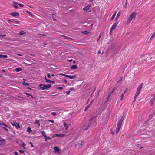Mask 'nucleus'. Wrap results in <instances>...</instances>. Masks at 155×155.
Listing matches in <instances>:
<instances>
[{
    "mask_svg": "<svg viewBox=\"0 0 155 155\" xmlns=\"http://www.w3.org/2000/svg\"><path fill=\"white\" fill-rule=\"evenodd\" d=\"M61 75L63 76H64L66 77H67V76H68V75H67L65 74H61Z\"/></svg>",
    "mask_w": 155,
    "mask_h": 155,
    "instance_id": "obj_42",
    "label": "nucleus"
},
{
    "mask_svg": "<svg viewBox=\"0 0 155 155\" xmlns=\"http://www.w3.org/2000/svg\"><path fill=\"white\" fill-rule=\"evenodd\" d=\"M6 143V141L4 139L0 140V145H5Z\"/></svg>",
    "mask_w": 155,
    "mask_h": 155,
    "instance_id": "obj_11",
    "label": "nucleus"
},
{
    "mask_svg": "<svg viewBox=\"0 0 155 155\" xmlns=\"http://www.w3.org/2000/svg\"><path fill=\"white\" fill-rule=\"evenodd\" d=\"M35 123L37 124L39 126L40 125V120H36L35 121Z\"/></svg>",
    "mask_w": 155,
    "mask_h": 155,
    "instance_id": "obj_15",
    "label": "nucleus"
},
{
    "mask_svg": "<svg viewBox=\"0 0 155 155\" xmlns=\"http://www.w3.org/2000/svg\"><path fill=\"white\" fill-rule=\"evenodd\" d=\"M14 154L15 155H18V153L17 152H14Z\"/></svg>",
    "mask_w": 155,
    "mask_h": 155,
    "instance_id": "obj_51",
    "label": "nucleus"
},
{
    "mask_svg": "<svg viewBox=\"0 0 155 155\" xmlns=\"http://www.w3.org/2000/svg\"><path fill=\"white\" fill-rule=\"evenodd\" d=\"M124 95V94H122L121 96V98H120V100L121 101H122L123 99Z\"/></svg>",
    "mask_w": 155,
    "mask_h": 155,
    "instance_id": "obj_31",
    "label": "nucleus"
},
{
    "mask_svg": "<svg viewBox=\"0 0 155 155\" xmlns=\"http://www.w3.org/2000/svg\"><path fill=\"white\" fill-rule=\"evenodd\" d=\"M11 124L13 126H15L17 129H18L20 127L19 124L15 123V122H13V123L11 122Z\"/></svg>",
    "mask_w": 155,
    "mask_h": 155,
    "instance_id": "obj_6",
    "label": "nucleus"
},
{
    "mask_svg": "<svg viewBox=\"0 0 155 155\" xmlns=\"http://www.w3.org/2000/svg\"><path fill=\"white\" fill-rule=\"evenodd\" d=\"M99 39H100V38H98L97 39V42H98V41H99Z\"/></svg>",
    "mask_w": 155,
    "mask_h": 155,
    "instance_id": "obj_61",
    "label": "nucleus"
},
{
    "mask_svg": "<svg viewBox=\"0 0 155 155\" xmlns=\"http://www.w3.org/2000/svg\"><path fill=\"white\" fill-rule=\"evenodd\" d=\"M45 80L46 81L48 79L47 78V77L46 76L45 77Z\"/></svg>",
    "mask_w": 155,
    "mask_h": 155,
    "instance_id": "obj_55",
    "label": "nucleus"
},
{
    "mask_svg": "<svg viewBox=\"0 0 155 155\" xmlns=\"http://www.w3.org/2000/svg\"><path fill=\"white\" fill-rule=\"evenodd\" d=\"M84 141H82L81 142V143H80V147L81 146L84 144Z\"/></svg>",
    "mask_w": 155,
    "mask_h": 155,
    "instance_id": "obj_41",
    "label": "nucleus"
},
{
    "mask_svg": "<svg viewBox=\"0 0 155 155\" xmlns=\"http://www.w3.org/2000/svg\"><path fill=\"white\" fill-rule=\"evenodd\" d=\"M143 83H141L138 87L137 91L136 93V94H139L140 93V92L141 91V89L142 88L143 86Z\"/></svg>",
    "mask_w": 155,
    "mask_h": 155,
    "instance_id": "obj_5",
    "label": "nucleus"
},
{
    "mask_svg": "<svg viewBox=\"0 0 155 155\" xmlns=\"http://www.w3.org/2000/svg\"><path fill=\"white\" fill-rule=\"evenodd\" d=\"M61 36L64 39H71L69 37H68L67 36L64 35H62Z\"/></svg>",
    "mask_w": 155,
    "mask_h": 155,
    "instance_id": "obj_17",
    "label": "nucleus"
},
{
    "mask_svg": "<svg viewBox=\"0 0 155 155\" xmlns=\"http://www.w3.org/2000/svg\"><path fill=\"white\" fill-rule=\"evenodd\" d=\"M30 55H31V56H34V55L33 54H30Z\"/></svg>",
    "mask_w": 155,
    "mask_h": 155,
    "instance_id": "obj_53",
    "label": "nucleus"
},
{
    "mask_svg": "<svg viewBox=\"0 0 155 155\" xmlns=\"http://www.w3.org/2000/svg\"><path fill=\"white\" fill-rule=\"evenodd\" d=\"M127 90V89H126L124 91V93L123 94H124L126 93Z\"/></svg>",
    "mask_w": 155,
    "mask_h": 155,
    "instance_id": "obj_47",
    "label": "nucleus"
},
{
    "mask_svg": "<svg viewBox=\"0 0 155 155\" xmlns=\"http://www.w3.org/2000/svg\"><path fill=\"white\" fill-rule=\"evenodd\" d=\"M41 133V134L45 138V137L47 138V136H46V134L45 132L43 131H40Z\"/></svg>",
    "mask_w": 155,
    "mask_h": 155,
    "instance_id": "obj_13",
    "label": "nucleus"
},
{
    "mask_svg": "<svg viewBox=\"0 0 155 155\" xmlns=\"http://www.w3.org/2000/svg\"><path fill=\"white\" fill-rule=\"evenodd\" d=\"M71 91V89H70V90L69 91H67L66 92V94H70V91Z\"/></svg>",
    "mask_w": 155,
    "mask_h": 155,
    "instance_id": "obj_39",
    "label": "nucleus"
},
{
    "mask_svg": "<svg viewBox=\"0 0 155 155\" xmlns=\"http://www.w3.org/2000/svg\"><path fill=\"white\" fill-rule=\"evenodd\" d=\"M26 95L29 96H31L32 98H34V97L32 96L31 95V94H29L28 93H26Z\"/></svg>",
    "mask_w": 155,
    "mask_h": 155,
    "instance_id": "obj_30",
    "label": "nucleus"
},
{
    "mask_svg": "<svg viewBox=\"0 0 155 155\" xmlns=\"http://www.w3.org/2000/svg\"><path fill=\"white\" fill-rule=\"evenodd\" d=\"M67 77L71 79H73L76 78V75H68L67 76Z\"/></svg>",
    "mask_w": 155,
    "mask_h": 155,
    "instance_id": "obj_12",
    "label": "nucleus"
},
{
    "mask_svg": "<svg viewBox=\"0 0 155 155\" xmlns=\"http://www.w3.org/2000/svg\"><path fill=\"white\" fill-rule=\"evenodd\" d=\"M14 7L15 8L18 9V6L17 5H14Z\"/></svg>",
    "mask_w": 155,
    "mask_h": 155,
    "instance_id": "obj_43",
    "label": "nucleus"
},
{
    "mask_svg": "<svg viewBox=\"0 0 155 155\" xmlns=\"http://www.w3.org/2000/svg\"><path fill=\"white\" fill-rule=\"evenodd\" d=\"M32 131L31 130V129L29 127H28L27 129V131L28 132H31Z\"/></svg>",
    "mask_w": 155,
    "mask_h": 155,
    "instance_id": "obj_29",
    "label": "nucleus"
},
{
    "mask_svg": "<svg viewBox=\"0 0 155 155\" xmlns=\"http://www.w3.org/2000/svg\"><path fill=\"white\" fill-rule=\"evenodd\" d=\"M48 121L49 122H52V123L54 122V121L53 120H48Z\"/></svg>",
    "mask_w": 155,
    "mask_h": 155,
    "instance_id": "obj_49",
    "label": "nucleus"
},
{
    "mask_svg": "<svg viewBox=\"0 0 155 155\" xmlns=\"http://www.w3.org/2000/svg\"><path fill=\"white\" fill-rule=\"evenodd\" d=\"M77 68V65H73L71 67V68L72 69H76Z\"/></svg>",
    "mask_w": 155,
    "mask_h": 155,
    "instance_id": "obj_19",
    "label": "nucleus"
},
{
    "mask_svg": "<svg viewBox=\"0 0 155 155\" xmlns=\"http://www.w3.org/2000/svg\"><path fill=\"white\" fill-rule=\"evenodd\" d=\"M17 55L20 56H22V55L20 54H18Z\"/></svg>",
    "mask_w": 155,
    "mask_h": 155,
    "instance_id": "obj_62",
    "label": "nucleus"
},
{
    "mask_svg": "<svg viewBox=\"0 0 155 155\" xmlns=\"http://www.w3.org/2000/svg\"><path fill=\"white\" fill-rule=\"evenodd\" d=\"M110 97H109L108 98V95L107 96V97H106V99H107V100L106 101V102H107V101H108V100H109V99L110 98Z\"/></svg>",
    "mask_w": 155,
    "mask_h": 155,
    "instance_id": "obj_48",
    "label": "nucleus"
},
{
    "mask_svg": "<svg viewBox=\"0 0 155 155\" xmlns=\"http://www.w3.org/2000/svg\"><path fill=\"white\" fill-rule=\"evenodd\" d=\"M8 22H18V21H12L11 20H8Z\"/></svg>",
    "mask_w": 155,
    "mask_h": 155,
    "instance_id": "obj_40",
    "label": "nucleus"
},
{
    "mask_svg": "<svg viewBox=\"0 0 155 155\" xmlns=\"http://www.w3.org/2000/svg\"><path fill=\"white\" fill-rule=\"evenodd\" d=\"M54 150H55V152H57L58 153H60V150L59 149V148L57 146L54 147Z\"/></svg>",
    "mask_w": 155,
    "mask_h": 155,
    "instance_id": "obj_10",
    "label": "nucleus"
},
{
    "mask_svg": "<svg viewBox=\"0 0 155 155\" xmlns=\"http://www.w3.org/2000/svg\"><path fill=\"white\" fill-rule=\"evenodd\" d=\"M101 53V51L100 50L99 51H98V54H100Z\"/></svg>",
    "mask_w": 155,
    "mask_h": 155,
    "instance_id": "obj_54",
    "label": "nucleus"
},
{
    "mask_svg": "<svg viewBox=\"0 0 155 155\" xmlns=\"http://www.w3.org/2000/svg\"><path fill=\"white\" fill-rule=\"evenodd\" d=\"M25 34V32L24 31H21L19 33V34L20 35H23Z\"/></svg>",
    "mask_w": 155,
    "mask_h": 155,
    "instance_id": "obj_33",
    "label": "nucleus"
},
{
    "mask_svg": "<svg viewBox=\"0 0 155 155\" xmlns=\"http://www.w3.org/2000/svg\"><path fill=\"white\" fill-rule=\"evenodd\" d=\"M8 57V56L7 55H0V58H7Z\"/></svg>",
    "mask_w": 155,
    "mask_h": 155,
    "instance_id": "obj_18",
    "label": "nucleus"
},
{
    "mask_svg": "<svg viewBox=\"0 0 155 155\" xmlns=\"http://www.w3.org/2000/svg\"><path fill=\"white\" fill-rule=\"evenodd\" d=\"M47 45V44L46 43H44V47H45V45Z\"/></svg>",
    "mask_w": 155,
    "mask_h": 155,
    "instance_id": "obj_64",
    "label": "nucleus"
},
{
    "mask_svg": "<svg viewBox=\"0 0 155 155\" xmlns=\"http://www.w3.org/2000/svg\"><path fill=\"white\" fill-rule=\"evenodd\" d=\"M57 89H59L60 90H62L63 89V88L62 87H58L57 88Z\"/></svg>",
    "mask_w": 155,
    "mask_h": 155,
    "instance_id": "obj_38",
    "label": "nucleus"
},
{
    "mask_svg": "<svg viewBox=\"0 0 155 155\" xmlns=\"http://www.w3.org/2000/svg\"><path fill=\"white\" fill-rule=\"evenodd\" d=\"M124 117L125 116L124 115H123L118 120L117 125L116 129V134H117L120 131V130L121 128V127L122 125V123L123 121V120Z\"/></svg>",
    "mask_w": 155,
    "mask_h": 155,
    "instance_id": "obj_1",
    "label": "nucleus"
},
{
    "mask_svg": "<svg viewBox=\"0 0 155 155\" xmlns=\"http://www.w3.org/2000/svg\"><path fill=\"white\" fill-rule=\"evenodd\" d=\"M90 104L88 105L86 107H85L84 111H87V110H88V108H89V107H90Z\"/></svg>",
    "mask_w": 155,
    "mask_h": 155,
    "instance_id": "obj_27",
    "label": "nucleus"
},
{
    "mask_svg": "<svg viewBox=\"0 0 155 155\" xmlns=\"http://www.w3.org/2000/svg\"><path fill=\"white\" fill-rule=\"evenodd\" d=\"M96 117L95 116H92L91 118L90 119L89 122V124L87 127V128L86 129H85V130H87L89 128V127H90L92 126V125L91 124V123L93 122L94 123V122L95 120H94V119Z\"/></svg>",
    "mask_w": 155,
    "mask_h": 155,
    "instance_id": "obj_4",
    "label": "nucleus"
},
{
    "mask_svg": "<svg viewBox=\"0 0 155 155\" xmlns=\"http://www.w3.org/2000/svg\"><path fill=\"white\" fill-rule=\"evenodd\" d=\"M14 4H18L17 3V2H14Z\"/></svg>",
    "mask_w": 155,
    "mask_h": 155,
    "instance_id": "obj_63",
    "label": "nucleus"
},
{
    "mask_svg": "<svg viewBox=\"0 0 155 155\" xmlns=\"http://www.w3.org/2000/svg\"><path fill=\"white\" fill-rule=\"evenodd\" d=\"M56 135L58 137H63L64 135V134H56Z\"/></svg>",
    "mask_w": 155,
    "mask_h": 155,
    "instance_id": "obj_26",
    "label": "nucleus"
},
{
    "mask_svg": "<svg viewBox=\"0 0 155 155\" xmlns=\"http://www.w3.org/2000/svg\"><path fill=\"white\" fill-rule=\"evenodd\" d=\"M114 91V88H113L112 90V91L111 92H110L109 94H108V98L109 97H111V94L113 93Z\"/></svg>",
    "mask_w": 155,
    "mask_h": 155,
    "instance_id": "obj_14",
    "label": "nucleus"
},
{
    "mask_svg": "<svg viewBox=\"0 0 155 155\" xmlns=\"http://www.w3.org/2000/svg\"><path fill=\"white\" fill-rule=\"evenodd\" d=\"M56 114V113L55 112H53L51 113V114L54 116H55Z\"/></svg>",
    "mask_w": 155,
    "mask_h": 155,
    "instance_id": "obj_37",
    "label": "nucleus"
},
{
    "mask_svg": "<svg viewBox=\"0 0 155 155\" xmlns=\"http://www.w3.org/2000/svg\"><path fill=\"white\" fill-rule=\"evenodd\" d=\"M53 20L54 21H56V19H55L53 17Z\"/></svg>",
    "mask_w": 155,
    "mask_h": 155,
    "instance_id": "obj_57",
    "label": "nucleus"
},
{
    "mask_svg": "<svg viewBox=\"0 0 155 155\" xmlns=\"http://www.w3.org/2000/svg\"><path fill=\"white\" fill-rule=\"evenodd\" d=\"M118 23L117 22V23H115L113 24L112 26L110 28V32H111L114 28H115L116 27Z\"/></svg>",
    "mask_w": 155,
    "mask_h": 155,
    "instance_id": "obj_7",
    "label": "nucleus"
},
{
    "mask_svg": "<svg viewBox=\"0 0 155 155\" xmlns=\"http://www.w3.org/2000/svg\"><path fill=\"white\" fill-rule=\"evenodd\" d=\"M136 13L135 12L132 13L130 15L127 21V23L130 22L132 19H134L136 17Z\"/></svg>",
    "mask_w": 155,
    "mask_h": 155,
    "instance_id": "obj_2",
    "label": "nucleus"
},
{
    "mask_svg": "<svg viewBox=\"0 0 155 155\" xmlns=\"http://www.w3.org/2000/svg\"><path fill=\"white\" fill-rule=\"evenodd\" d=\"M47 138L45 137V141H47V140H48V139H49V140H50V139H51V138L50 137H47Z\"/></svg>",
    "mask_w": 155,
    "mask_h": 155,
    "instance_id": "obj_34",
    "label": "nucleus"
},
{
    "mask_svg": "<svg viewBox=\"0 0 155 155\" xmlns=\"http://www.w3.org/2000/svg\"><path fill=\"white\" fill-rule=\"evenodd\" d=\"M18 5L19 6H20V7H23L24 6V5L23 4H18Z\"/></svg>",
    "mask_w": 155,
    "mask_h": 155,
    "instance_id": "obj_46",
    "label": "nucleus"
},
{
    "mask_svg": "<svg viewBox=\"0 0 155 155\" xmlns=\"http://www.w3.org/2000/svg\"><path fill=\"white\" fill-rule=\"evenodd\" d=\"M26 145V144L25 143H23L22 144L20 145L21 147H23L25 149V146Z\"/></svg>",
    "mask_w": 155,
    "mask_h": 155,
    "instance_id": "obj_32",
    "label": "nucleus"
},
{
    "mask_svg": "<svg viewBox=\"0 0 155 155\" xmlns=\"http://www.w3.org/2000/svg\"><path fill=\"white\" fill-rule=\"evenodd\" d=\"M5 130H6L7 131H8V130L7 128H5Z\"/></svg>",
    "mask_w": 155,
    "mask_h": 155,
    "instance_id": "obj_60",
    "label": "nucleus"
},
{
    "mask_svg": "<svg viewBox=\"0 0 155 155\" xmlns=\"http://www.w3.org/2000/svg\"><path fill=\"white\" fill-rule=\"evenodd\" d=\"M24 82L23 83V84L24 85H29V84L28 83H25V81L26 80L25 79H23Z\"/></svg>",
    "mask_w": 155,
    "mask_h": 155,
    "instance_id": "obj_25",
    "label": "nucleus"
},
{
    "mask_svg": "<svg viewBox=\"0 0 155 155\" xmlns=\"http://www.w3.org/2000/svg\"><path fill=\"white\" fill-rule=\"evenodd\" d=\"M51 83H55V82L54 81H51Z\"/></svg>",
    "mask_w": 155,
    "mask_h": 155,
    "instance_id": "obj_56",
    "label": "nucleus"
},
{
    "mask_svg": "<svg viewBox=\"0 0 155 155\" xmlns=\"http://www.w3.org/2000/svg\"><path fill=\"white\" fill-rule=\"evenodd\" d=\"M10 15L13 17H16L18 16L19 14L17 12H15L11 13Z\"/></svg>",
    "mask_w": 155,
    "mask_h": 155,
    "instance_id": "obj_9",
    "label": "nucleus"
},
{
    "mask_svg": "<svg viewBox=\"0 0 155 155\" xmlns=\"http://www.w3.org/2000/svg\"><path fill=\"white\" fill-rule=\"evenodd\" d=\"M153 97L150 101V103L151 104V105H152L154 101L155 100V96L154 95H152Z\"/></svg>",
    "mask_w": 155,
    "mask_h": 155,
    "instance_id": "obj_8",
    "label": "nucleus"
},
{
    "mask_svg": "<svg viewBox=\"0 0 155 155\" xmlns=\"http://www.w3.org/2000/svg\"><path fill=\"white\" fill-rule=\"evenodd\" d=\"M39 87L41 89L44 90L45 89H48L51 87V85L50 84H48L47 85H45L42 84L39 85Z\"/></svg>",
    "mask_w": 155,
    "mask_h": 155,
    "instance_id": "obj_3",
    "label": "nucleus"
},
{
    "mask_svg": "<svg viewBox=\"0 0 155 155\" xmlns=\"http://www.w3.org/2000/svg\"><path fill=\"white\" fill-rule=\"evenodd\" d=\"M2 125L4 126H5L6 127H8V126L6 124H5L4 123H3L2 124Z\"/></svg>",
    "mask_w": 155,
    "mask_h": 155,
    "instance_id": "obj_35",
    "label": "nucleus"
},
{
    "mask_svg": "<svg viewBox=\"0 0 155 155\" xmlns=\"http://www.w3.org/2000/svg\"><path fill=\"white\" fill-rule=\"evenodd\" d=\"M47 76L48 78H51V75L49 74H47Z\"/></svg>",
    "mask_w": 155,
    "mask_h": 155,
    "instance_id": "obj_44",
    "label": "nucleus"
},
{
    "mask_svg": "<svg viewBox=\"0 0 155 155\" xmlns=\"http://www.w3.org/2000/svg\"><path fill=\"white\" fill-rule=\"evenodd\" d=\"M45 82L46 83H51V81L50 80L48 79Z\"/></svg>",
    "mask_w": 155,
    "mask_h": 155,
    "instance_id": "obj_36",
    "label": "nucleus"
},
{
    "mask_svg": "<svg viewBox=\"0 0 155 155\" xmlns=\"http://www.w3.org/2000/svg\"><path fill=\"white\" fill-rule=\"evenodd\" d=\"M138 95H139V94H135V96H134V99L133 101V102H135V101L137 97L138 96Z\"/></svg>",
    "mask_w": 155,
    "mask_h": 155,
    "instance_id": "obj_21",
    "label": "nucleus"
},
{
    "mask_svg": "<svg viewBox=\"0 0 155 155\" xmlns=\"http://www.w3.org/2000/svg\"><path fill=\"white\" fill-rule=\"evenodd\" d=\"M122 78V77H121V78L118 80V81L117 82L118 83H119V81H121Z\"/></svg>",
    "mask_w": 155,
    "mask_h": 155,
    "instance_id": "obj_50",
    "label": "nucleus"
},
{
    "mask_svg": "<svg viewBox=\"0 0 155 155\" xmlns=\"http://www.w3.org/2000/svg\"><path fill=\"white\" fill-rule=\"evenodd\" d=\"M90 6V5H88L87 7H85V8H83V10L84 11L87 10L89 9V8Z\"/></svg>",
    "mask_w": 155,
    "mask_h": 155,
    "instance_id": "obj_24",
    "label": "nucleus"
},
{
    "mask_svg": "<svg viewBox=\"0 0 155 155\" xmlns=\"http://www.w3.org/2000/svg\"><path fill=\"white\" fill-rule=\"evenodd\" d=\"M121 11H120L117 14V16L115 18V20L116 21H117V20L118 19V17L120 16V14H121Z\"/></svg>",
    "mask_w": 155,
    "mask_h": 155,
    "instance_id": "obj_16",
    "label": "nucleus"
},
{
    "mask_svg": "<svg viewBox=\"0 0 155 155\" xmlns=\"http://www.w3.org/2000/svg\"><path fill=\"white\" fill-rule=\"evenodd\" d=\"M2 71H3V72H5V71L4 69H3V70H2Z\"/></svg>",
    "mask_w": 155,
    "mask_h": 155,
    "instance_id": "obj_58",
    "label": "nucleus"
},
{
    "mask_svg": "<svg viewBox=\"0 0 155 155\" xmlns=\"http://www.w3.org/2000/svg\"><path fill=\"white\" fill-rule=\"evenodd\" d=\"M155 36V32L152 35L151 37L150 38V40H151Z\"/></svg>",
    "mask_w": 155,
    "mask_h": 155,
    "instance_id": "obj_28",
    "label": "nucleus"
},
{
    "mask_svg": "<svg viewBox=\"0 0 155 155\" xmlns=\"http://www.w3.org/2000/svg\"><path fill=\"white\" fill-rule=\"evenodd\" d=\"M19 152L20 153H24V151H23L22 150H19Z\"/></svg>",
    "mask_w": 155,
    "mask_h": 155,
    "instance_id": "obj_45",
    "label": "nucleus"
},
{
    "mask_svg": "<svg viewBox=\"0 0 155 155\" xmlns=\"http://www.w3.org/2000/svg\"><path fill=\"white\" fill-rule=\"evenodd\" d=\"M63 124L64 126L66 128V129H67L69 127V124H67L66 123H64Z\"/></svg>",
    "mask_w": 155,
    "mask_h": 155,
    "instance_id": "obj_23",
    "label": "nucleus"
},
{
    "mask_svg": "<svg viewBox=\"0 0 155 155\" xmlns=\"http://www.w3.org/2000/svg\"><path fill=\"white\" fill-rule=\"evenodd\" d=\"M29 143L31 144V145L32 147H34L33 145L32 144V143L31 142H30Z\"/></svg>",
    "mask_w": 155,
    "mask_h": 155,
    "instance_id": "obj_52",
    "label": "nucleus"
},
{
    "mask_svg": "<svg viewBox=\"0 0 155 155\" xmlns=\"http://www.w3.org/2000/svg\"><path fill=\"white\" fill-rule=\"evenodd\" d=\"M116 12H115V13L112 16V17L111 18V20H112L114 19V18L116 16Z\"/></svg>",
    "mask_w": 155,
    "mask_h": 155,
    "instance_id": "obj_22",
    "label": "nucleus"
},
{
    "mask_svg": "<svg viewBox=\"0 0 155 155\" xmlns=\"http://www.w3.org/2000/svg\"><path fill=\"white\" fill-rule=\"evenodd\" d=\"M64 81L66 83H67V80H64Z\"/></svg>",
    "mask_w": 155,
    "mask_h": 155,
    "instance_id": "obj_59",
    "label": "nucleus"
},
{
    "mask_svg": "<svg viewBox=\"0 0 155 155\" xmlns=\"http://www.w3.org/2000/svg\"><path fill=\"white\" fill-rule=\"evenodd\" d=\"M21 70L22 68H17L15 69V71L17 72H18L20 71H21Z\"/></svg>",
    "mask_w": 155,
    "mask_h": 155,
    "instance_id": "obj_20",
    "label": "nucleus"
}]
</instances>
